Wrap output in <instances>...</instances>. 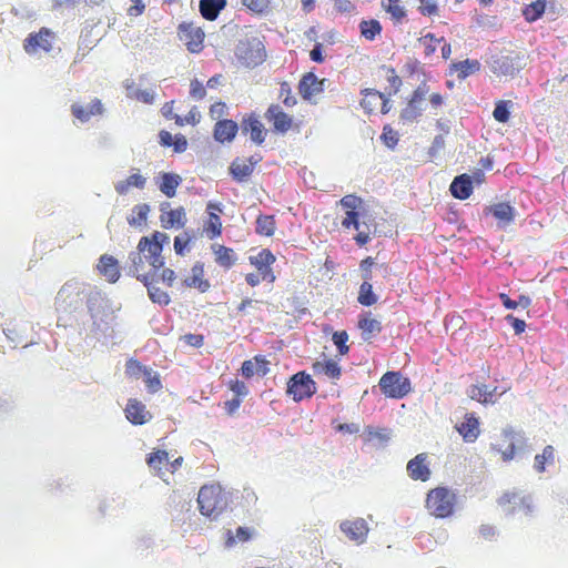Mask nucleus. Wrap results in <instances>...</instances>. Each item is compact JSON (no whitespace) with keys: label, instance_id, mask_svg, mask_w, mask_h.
Segmentation results:
<instances>
[{"label":"nucleus","instance_id":"nucleus-2","mask_svg":"<svg viewBox=\"0 0 568 568\" xmlns=\"http://www.w3.org/2000/svg\"><path fill=\"white\" fill-rule=\"evenodd\" d=\"M339 204L345 210L342 226L346 230H356L355 242L359 246L366 245L371 240V231L369 227L365 225V222H361L363 200L355 194H347L341 199Z\"/></svg>","mask_w":568,"mask_h":568},{"label":"nucleus","instance_id":"nucleus-37","mask_svg":"<svg viewBox=\"0 0 568 568\" xmlns=\"http://www.w3.org/2000/svg\"><path fill=\"white\" fill-rule=\"evenodd\" d=\"M145 184H146V178H144L139 172H136V173H132L131 175H129L125 180L119 181L114 187H115V191L120 195H125L130 191L131 187H136V189L142 190L145 187Z\"/></svg>","mask_w":568,"mask_h":568},{"label":"nucleus","instance_id":"nucleus-58","mask_svg":"<svg viewBox=\"0 0 568 568\" xmlns=\"http://www.w3.org/2000/svg\"><path fill=\"white\" fill-rule=\"evenodd\" d=\"M242 4L254 13H264L270 8V0H241Z\"/></svg>","mask_w":568,"mask_h":568},{"label":"nucleus","instance_id":"nucleus-56","mask_svg":"<svg viewBox=\"0 0 568 568\" xmlns=\"http://www.w3.org/2000/svg\"><path fill=\"white\" fill-rule=\"evenodd\" d=\"M341 355H346L349 351L347 345L348 334L346 331L335 332L332 337Z\"/></svg>","mask_w":568,"mask_h":568},{"label":"nucleus","instance_id":"nucleus-38","mask_svg":"<svg viewBox=\"0 0 568 568\" xmlns=\"http://www.w3.org/2000/svg\"><path fill=\"white\" fill-rule=\"evenodd\" d=\"M148 466L154 470L155 475L161 476L163 468L169 465V454L166 450L155 449L146 457Z\"/></svg>","mask_w":568,"mask_h":568},{"label":"nucleus","instance_id":"nucleus-6","mask_svg":"<svg viewBox=\"0 0 568 568\" xmlns=\"http://www.w3.org/2000/svg\"><path fill=\"white\" fill-rule=\"evenodd\" d=\"M82 295L83 290L80 283L72 281L64 283L55 296V310L61 313L74 312L82 302Z\"/></svg>","mask_w":568,"mask_h":568},{"label":"nucleus","instance_id":"nucleus-43","mask_svg":"<svg viewBox=\"0 0 568 568\" xmlns=\"http://www.w3.org/2000/svg\"><path fill=\"white\" fill-rule=\"evenodd\" d=\"M276 229V222L273 215H258L256 219L255 231L261 236H273Z\"/></svg>","mask_w":568,"mask_h":568},{"label":"nucleus","instance_id":"nucleus-8","mask_svg":"<svg viewBox=\"0 0 568 568\" xmlns=\"http://www.w3.org/2000/svg\"><path fill=\"white\" fill-rule=\"evenodd\" d=\"M521 436L513 428H505L494 438L490 449L499 454L504 462H510L515 458L516 448L521 444Z\"/></svg>","mask_w":568,"mask_h":568},{"label":"nucleus","instance_id":"nucleus-55","mask_svg":"<svg viewBox=\"0 0 568 568\" xmlns=\"http://www.w3.org/2000/svg\"><path fill=\"white\" fill-rule=\"evenodd\" d=\"M149 368L143 366L139 361L131 358L125 364V374L131 378H139L140 375H144V371Z\"/></svg>","mask_w":568,"mask_h":568},{"label":"nucleus","instance_id":"nucleus-32","mask_svg":"<svg viewBox=\"0 0 568 568\" xmlns=\"http://www.w3.org/2000/svg\"><path fill=\"white\" fill-rule=\"evenodd\" d=\"M270 362L263 356H255L253 359L244 361L241 373L245 378H251L255 374L266 375Z\"/></svg>","mask_w":568,"mask_h":568},{"label":"nucleus","instance_id":"nucleus-41","mask_svg":"<svg viewBox=\"0 0 568 568\" xmlns=\"http://www.w3.org/2000/svg\"><path fill=\"white\" fill-rule=\"evenodd\" d=\"M381 72L383 73L386 82L388 83V88H386V94L388 97L396 94L402 87V79L397 74L396 70L389 65H382Z\"/></svg>","mask_w":568,"mask_h":568},{"label":"nucleus","instance_id":"nucleus-5","mask_svg":"<svg viewBox=\"0 0 568 568\" xmlns=\"http://www.w3.org/2000/svg\"><path fill=\"white\" fill-rule=\"evenodd\" d=\"M235 57L241 65L251 69L265 61L266 50L260 38L245 37L237 42Z\"/></svg>","mask_w":568,"mask_h":568},{"label":"nucleus","instance_id":"nucleus-31","mask_svg":"<svg viewBox=\"0 0 568 568\" xmlns=\"http://www.w3.org/2000/svg\"><path fill=\"white\" fill-rule=\"evenodd\" d=\"M313 373L316 376H326L329 379H339L342 368L334 359L316 361L312 364Z\"/></svg>","mask_w":568,"mask_h":568},{"label":"nucleus","instance_id":"nucleus-21","mask_svg":"<svg viewBox=\"0 0 568 568\" xmlns=\"http://www.w3.org/2000/svg\"><path fill=\"white\" fill-rule=\"evenodd\" d=\"M341 530L351 539L356 541L357 544H362L365 541L368 527L366 521L363 518H357L354 520H345L341 524Z\"/></svg>","mask_w":568,"mask_h":568},{"label":"nucleus","instance_id":"nucleus-39","mask_svg":"<svg viewBox=\"0 0 568 568\" xmlns=\"http://www.w3.org/2000/svg\"><path fill=\"white\" fill-rule=\"evenodd\" d=\"M225 4L226 0H201L200 12L204 19L213 21L217 18Z\"/></svg>","mask_w":568,"mask_h":568},{"label":"nucleus","instance_id":"nucleus-64","mask_svg":"<svg viewBox=\"0 0 568 568\" xmlns=\"http://www.w3.org/2000/svg\"><path fill=\"white\" fill-rule=\"evenodd\" d=\"M418 1H419L418 10L423 16L432 17V16H436L438 13V7L435 1H432V0H418Z\"/></svg>","mask_w":568,"mask_h":568},{"label":"nucleus","instance_id":"nucleus-59","mask_svg":"<svg viewBox=\"0 0 568 568\" xmlns=\"http://www.w3.org/2000/svg\"><path fill=\"white\" fill-rule=\"evenodd\" d=\"M280 98L284 105L292 108L296 104V98L292 93V89L286 81H283L280 85Z\"/></svg>","mask_w":568,"mask_h":568},{"label":"nucleus","instance_id":"nucleus-18","mask_svg":"<svg viewBox=\"0 0 568 568\" xmlns=\"http://www.w3.org/2000/svg\"><path fill=\"white\" fill-rule=\"evenodd\" d=\"M126 419L133 425H144L152 419L146 406L136 398H130L124 408Z\"/></svg>","mask_w":568,"mask_h":568},{"label":"nucleus","instance_id":"nucleus-28","mask_svg":"<svg viewBox=\"0 0 568 568\" xmlns=\"http://www.w3.org/2000/svg\"><path fill=\"white\" fill-rule=\"evenodd\" d=\"M169 203H164L161 206L160 221L164 229L183 227L185 224V212L183 207L174 210H166Z\"/></svg>","mask_w":568,"mask_h":568},{"label":"nucleus","instance_id":"nucleus-14","mask_svg":"<svg viewBox=\"0 0 568 568\" xmlns=\"http://www.w3.org/2000/svg\"><path fill=\"white\" fill-rule=\"evenodd\" d=\"M265 118L272 123L273 130L276 133L285 134L294 128L298 129L293 118L284 112L278 104H271L265 112Z\"/></svg>","mask_w":568,"mask_h":568},{"label":"nucleus","instance_id":"nucleus-61","mask_svg":"<svg viewBox=\"0 0 568 568\" xmlns=\"http://www.w3.org/2000/svg\"><path fill=\"white\" fill-rule=\"evenodd\" d=\"M381 139L385 145H387L388 148H394L398 142V134L395 130L390 128V125H385L383 128Z\"/></svg>","mask_w":568,"mask_h":568},{"label":"nucleus","instance_id":"nucleus-20","mask_svg":"<svg viewBox=\"0 0 568 568\" xmlns=\"http://www.w3.org/2000/svg\"><path fill=\"white\" fill-rule=\"evenodd\" d=\"M324 79L320 80L315 73H305L298 82V92L304 100H311L324 90Z\"/></svg>","mask_w":568,"mask_h":568},{"label":"nucleus","instance_id":"nucleus-24","mask_svg":"<svg viewBox=\"0 0 568 568\" xmlns=\"http://www.w3.org/2000/svg\"><path fill=\"white\" fill-rule=\"evenodd\" d=\"M357 327L362 332V338L366 342L378 335L383 329L382 323L373 317L371 312H363L359 315Z\"/></svg>","mask_w":568,"mask_h":568},{"label":"nucleus","instance_id":"nucleus-13","mask_svg":"<svg viewBox=\"0 0 568 568\" xmlns=\"http://www.w3.org/2000/svg\"><path fill=\"white\" fill-rule=\"evenodd\" d=\"M204 37L202 29L193 23L183 22L179 26V38L192 53H199L203 49Z\"/></svg>","mask_w":568,"mask_h":568},{"label":"nucleus","instance_id":"nucleus-4","mask_svg":"<svg viewBox=\"0 0 568 568\" xmlns=\"http://www.w3.org/2000/svg\"><path fill=\"white\" fill-rule=\"evenodd\" d=\"M200 513L216 519L227 508V497L220 485L211 484L201 487L197 494Z\"/></svg>","mask_w":568,"mask_h":568},{"label":"nucleus","instance_id":"nucleus-54","mask_svg":"<svg viewBox=\"0 0 568 568\" xmlns=\"http://www.w3.org/2000/svg\"><path fill=\"white\" fill-rule=\"evenodd\" d=\"M469 397L473 400H477L481 404H489L491 397H488V389L486 385H471L468 392Z\"/></svg>","mask_w":568,"mask_h":568},{"label":"nucleus","instance_id":"nucleus-44","mask_svg":"<svg viewBox=\"0 0 568 568\" xmlns=\"http://www.w3.org/2000/svg\"><path fill=\"white\" fill-rule=\"evenodd\" d=\"M362 37L366 40L373 41L382 32V24L376 19L363 20L359 23Z\"/></svg>","mask_w":568,"mask_h":568},{"label":"nucleus","instance_id":"nucleus-17","mask_svg":"<svg viewBox=\"0 0 568 568\" xmlns=\"http://www.w3.org/2000/svg\"><path fill=\"white\" fill-rule=\"evenodd\" d=\"M521 68L519 54L500 55L491 63L493 72L497 75L513 77Z\"/></svg>","mask_w":568,"mask_h":568},{"label":"nucleus","instance_id":"nucleus-36","mask_svg":"<svg viewBox=\"0 0 568 568\" xmlns=\"http://www.w3.org/2000/svg\"><path fill=\"white\" fill-rule=\"evenodd\" d=\"M382 8L390 16L395 24H400L407 17L402 0H382Z\"/></svg>","mask_w":568,"mask_h":568},{"label":"nucleus","instance_id":"nucleus-29","mask_svg":"<svg viewBox=\"0 0 568 568\" xmlns=\"http://www.w3.org/2000/svg\"><path fill=\"white\" fill-rule=\"evenodd\" d=\"M183 285L190 288H196L201 293L210 290L209 280L204 278V266L202 263H195L191 268V275L183 280Z\"/></svg>","mask_w":568,"mask_h":568},{"label":"nucleus","instance_id":"nucleus-11","mask_svg":"<svg viewBox=\"0 0 568 568\" xmlns=\"http://www.w3.org/2000/svg\"><path fill=\"white\" fill-rule=\"evenodd\" d=\"M361 106L368 114L379 112L386 114L390 110V101L386 93L375 89H365L362 91Z\"/></svg>","mask_w":568,"mask_h":568},{"label":"nucleus","instance_id":"nucleus-51","mask_svg":"<svg viewBox=\"0 0 568 568\" xmlns=\"http://www.w3.org/2000/svg\"><path fill=\"white\" fill-rule=\"evenodd\" d=\"M148 288L149 297L153 303H158L160 305H168L170 303L169 294L162 288L154 285V282H149L144 284Z\"/></svg>","mask_w":568,"mask_h":568},{"label":"nucleus","instance_id":"nucleus-16","mask_svg":"<svg viewBox=\"0 0 568 568\" xmlns=\"http://www.w3.org/2000/svg\"><path fill=\"white\" fill-rule=\"evenodd\" d=\"M207 220L204 224V232L209 239L214 240L222 234V221L220 213L223 212L220 203L209 202L206 204Z\"/></svg>","mask_w":568,"mask_h":568},{"label":"nucleus","instance_id":"nucleus-53","mask_svg":"<svg viewBox=\"0 0 568 568\" xmlns=\"http://www.w3.org/2000/svg\"><path fill=\"white\" fill-rule=\"evenodd\" d=\"M144 383L149 390V393L154 394L158 393L162 388V382L159 373L153 372L152 369L144 371Z\"/></svg>","mask_w":568,"mask_h":568},{"label":"nucleus","instance_id":"nucleus-30","mask_svg":"<svg viewBox=\"0 0 568 568\" xmlns=\"http://www.w3.org/2000/svg\"><path fill=\"white\" fill-rule=\"evenodd\" d=\"M104 111L100 99H94L88 106L74 103L71 105L72 115L80 122H88L92 116L101 115Z\"/></svg>","mask_w":568,"mask_h":568},{"label":"nucleus","instance_id":"nucleus-45","mask_svg":"<svg viewBox=\"0 0 568 568\" xmlns=\"http://www.w3.org/2000/svg\"><path fill=\"white\" fill-rule=\"evenodd\" d=\"M546 10V1L545 0H536L531 3L527 4L523 10V16L526 21L534 22L538 20Z\"/></svg>","mask_w":568,"mask_h":568},{"label":"nucleus","instance_id":"nucleus-3","mask_svg":"<svg viewBox=\"0 0 568 568\" xmlns=\"http://www.w3.org/2000/svg\"><path fill=\"white\" fill-rule=\"evenodd\" d=\"M456 504V494L444 486L430 489L425 499V508L429 515L440 519L452 517L455 513Z\"/></svg>","mask_w":568,"mask_h":568},{"label":"nucleus","instance_id":"nucleus-9","mask_svg":"<svg viewBox=\"0 0 568 568\" xmlns=\"http://www.w3.org/2000/svg\"><path fill=\"white\" fill-rule=\"evenodd\" d=\"M316 393V384L305 372L294 374L287 382L286 394L294 402L311 398Z\"/></svg>","mask_w":568,"mask_h":568},{"label":"nucleus","instance_id":"nucleus-52","mask_svg":"<svg viewBox=\"0 0 568 568\" xmlns=\"http://www.w3.org/2000/svg\"><path fill=\"white\" fill-rule=\"evenodd\" d=\"M444 41V38H436L433 33H427L418 39V42L424 48L426 57H430L437 50V45Z\"/></svg>","mask_w":568,"mask_h":568},{"label":"nucleus","instance_id":"nucleus-47","mask_svg":"<svg viewBox=\"0 0 568 568\" xmlns=\"http://www.w3.org/2000/svg\"><path fill=\"white\" fill-rule=\"evenodd\" d=\"M251 265H253L256 270H260L264 266H272L276 257L268 248L261 250L256 255L248 257Z\"/></svg>","mask_w":568,"mask_h":568},{"label":"nucleus","instance_id":"nucleus-27","mask_svg":"<svg viewBox=\"0 0 568 568\" xmlns=\"http://www.w3.org/2000/svg\"><path fill=\"white\" fill-rule=\"evenodd\" d=\"M239 132V125L235 121L224 119L216 121L213 129V136L220 143L232 142Z\"/></svg>","mask_w":568,"mask_h":568},{"label":"nucleus","instance_id":"nucleus-62","mask_svg":"<svg viewBox=\"0 0 568 568\" xmlns=\"http://www.w3.org/2000/svg\"><path fill=\"white\" fill-rule=\"evenodd\" d=\"M4 333H6L7 337L14 343L16 346H22V347H27L28 346V344H29L28 339L22 338L18 334V326L17 325L8 326L4 329Z\"/></svg>","mask_w":568,"mask_h":568},{"label":"nucleus","instance_id":"nucleus-49","mask_svg":"<svg viewBox=\"0 0 568 568\" xmlns=\"http://www.w3.org/2000/svg\"><path fill=\"white\" fill-rule=\"evenodd\" d=\"M150 207L148 204H138L132 209L131 216L128 217V223L131 226H142L148 219Z\"/></svg>","mask_w":568,"mask_h":568},{"label":"nucleus","instance_id":"nucleus-50","mask_svg":"<svg viewBox=\"0 0 568 568\" xmlns=\"http://www.w3.org/2000/svg\"><path fill=\"white\" fill-rule=\"evenodd\" d=\"M513 102L510 100H498L495 103V109L493 112V116L497 122L506 123L510 118L509 109L511 108Z\"/></svg>","mask_w":568,"mask_h":568},{"label":"nucleus","instance_id":"nucleus-35","mask_svg":"<svg viewBox=\"0 0 568 568\" xmlns=\"http://www.w3.org/2000/svg\"><path fill=\"white\" fill-rule=\"evenodd\" d=\"M480 70L478 60L466 59L464 61L454 62L449 67L450 74L456 73L459 80H464L470 74Z\"/></svg>","mask_w":568,"mask_h":568},{"label":"nucleus","instance_id":"nucleus-57","mask_svg":"<svg viewBox=\"0 0 568 568\" xmlns=\"http://www.w3.org/2000/svg\"><path fill=\"white\" fill-rule=\"evenodd\" d=\"M422 105L408 101L407 105L400 112V118L405 121H414L422 114Z\"/></svg>","mask_w":568,"mask_h":568},{"label":"nucleus","instance_id":"nucleus-60","mask_svg":"<svg viewBox=\"0 0 568 568\" xmlns=\"http://www.w3.org/2000/svg\"><path fill=\"white\" fill-rule=\"evenodd\" d=\"M209 114L212 120H223L229 114V108L224 102L217 101L210 106Z\"/></svg>","mask_w":568,"mask_h":568},{"label":"nucleus","instance_id":"nucleus-42","mask_svg":"<svg viewBox=\"0 0 568 568\" xmlns=\"http://www.w3.org/2000/svg\"><path fill=\"white\" fill-rule=\"evenodd\" d=\"M126 97L145 104H152L154 102V92L149 89H138L134 82L125 84Z\"/></svg>","mask_w":568,"mask_h":568},{"label":"nucleus","instance_id":"nucleus-19","mask_svg":"<svg viewBox=\"0 0 568 568\" xmlns=\"http://www.w3.org/2000/svg\"><path fill=\"white\" fill-rule=\"evenodd\" d=\"M261 158L250 156L247 159L236 158L230 165V173L236 182H245L252 175L255 165Z\"/></svg>","mask_w":568,"mask_h":568},{"label":"nucleus","instance_id":"nucleus-23","mask_svg":"<svg viewBox=\"0 0 568 568\" xmlns=\"http://www.w3.org/2000/svg\"><path fill=\"white\" fill-rule=\"evenodd\" d=\"M456 429L466 443H474L480 434L479 419L474 413H467Z\"/></svg>","mask_w":568,"mask_h":568},{"label":"nucleus","instance_id":"nucleus-40","mask_svg":"<svg viewBox=\"0 0 568 568\" xmlns=\"http://www.w3.org/2000/svg\"><path fill=\"white\" fill-rule=\"evenodd\" d=\"M213 252L215 255V262L224 268H231L236 262V255L231 247L215 245L213 246Z\"/></svg>","mask_w":568,"mask_h":568},{"label":"nucleus","instance_id":"nucleus-12","mask_svg":"<svg viewBox=\"0 0 568 568\" xmlns=\"http://www.w3.org/2000/svg\"><path fill=\"white\" fill-rule=\"evenodd\" d=\"M55 33L50 29L42 27L38 32L30 33L23 42V49L27 53H36L39 50L50 52L55 41Z\"/></svg>","mask_w":568,"mask_h":568},{"label":"nucleus","instance_id":"nucleus-10","mask_svg":"<svg viewBox=\"0 0 568 568\" xmlns=\"http://www.w3.org/2000/svg\"><path fill=\"white\" fill-rule=\"evenodd\" d=\"M498 505L507 514L524 513L529 515L532 511L530 498L516 490L505 491L498 498Z\"/></svg>","mask_w":568,"mask_h":568},{"label":"nucleus","instance_id":"nucleus-33","mask_svg":"<svg viewBox=\"0 0 568 568\" xmlns=\"http://www.w3.org/2000/svg\"><path fill=\"white\" fill-rule=\"evenodd\" d=\"M452 195L458 200H466L473 193L471 178L467 174L456 176L450 184Z\"/></svg>","mask_w":568,"mask_h":568},{"label":"nucleus","instance_id":"nucleus-63","mask_svg":"<svg viewBox=\"0 0 568 568\" xmlns=\"http://www.w3.org/2000/svg\"><path fill=\"white\" fill-rule=\"evenodd\" d=\"M190 95L194 99V100H202L205 98L206 95V89L205 87L203 85V83L201 81H199L197 79H193L191 80V83H190Z\"/></svg>","mask_w":568,"mask_h":568},{"label":"nucleus","instance_id":"nucleus-22","mask_svg":"<svg viewBox=\"0 0 568 568\" xmlns=\"http://www.w3.org/2000/svg\"><path fill=\"white\" fill-rule=\"evenodd\" d=\"M99 273L105 277L109 283H115L119 281L121 272L119 261L109 254H103L99 258L97 265Z\"/></svg>","mask_w":568,"mask_h":568},{"label":"nucleus","instance_id":"nucleus-34","mask_svg":"<svg viewBox=\"0 0 568 568\" xmlns=\"http://www.w3.org/2000/svg\"><path fill=\"white\" fill-rule=\"evenodd\" d=\"M182 179L175 173L163 172L159 176L158 186L160 191L168 197H173L176 194V189L181 184Z\"/></svg>","mask_w":568,"mask_h":568},{"label":"nucleus","instance_id":"nucleus-25","mask_svg":"<svg viewBox=\"0 0 568 568\" xmlns=\"http://www.w3.org/2000/svg\"><path fill=\"white\" fill-rule=\"evenodd\" d=\"M242 131L250 134L251 140L258 145L265 141L267 133L263 123L254 114H250L242 121Z\"/></svg>","mask_w":568,"mask_h":568},{"label":"nucleus","instance_id":"nucleus-1","mask_svg":"<svg viewBox=\"0 0 568 568\" xmlns=\"http://www.w3.org/2000/svg\"><path fill=\"white\" fill-rule=\"evenodd\" d=\"M168 240L165 233L155 231L150 236L141 237L136 251L130 253V271L143 284L158 280V272L164 265L163 244Z\"/></svg>","mask_w":568,"mask_h":568},{"label":"nucleus","instance_id":"nucleus-46","mask_svg":"<svg viewBox=\"0 0 568 568\" xmlns=\"http://www.w3.org/2000/svg\"><path fill=\"white\" fill-rule=\"evenodd\" d=\"M555 462V448L551 445L546 446L541 454L535 456L534 467L538 473H544L546 465Z\"/></svg>","mask_w":568,"mask_h":568},{"label":"nucleus","instance_id":"nucleus-26","mask_svg":"<svg viewBox=\"0 0 568 568\" xmlns=\"http://www.w3.org/2000/svg\"><path fill=\"white\" fill-rule=\"evenodd\" d=\"M485 213L494 216L499 226H507L514 222L515 219V209L506 203L499 202L491 204L485 209Z\"/></svg>","mask_w":568,"mask_h":568},{"label":"nucleus","instance_id":"nucleus-7","mask_svg":"<svg viewBox=\"0 0 568 568\" xmlns=\"http://www.w3.org/2000/svg\"><path fill=\"white\" fill-rule=\"evenodd\" d=\"M379 388L388 398L400 399L412 390L410 381L399 372H386L379 379Z\"/></svg>","mask_w":568,"mask_h":568},{"label":"nucleus","instance_id":"nucleus-15","mask_svg":"<svg viewBox=\"0 0 568 568\" xmlns=\"http://www.w3.org/2000/svg\"><path fill=\"white\" fill-rule=\"evenodd\" d=\"M408 477L415 481H428L432 476L430 463L426 453L417 454L406 465Z\"/></svg>","mask_w":568,"mask_h":568},{"label":"nucleus","instance_id":"nucleus-48","mask_svg":"<svg viewBox=\"0 0 568 568\" xmlns=\"http://www.w3.org/2000/svg\"><path fill=\"white\" fill-rule=\"evenodd\" d=\"M357 301L363 306H372L377 302V296L373 292L371 282L364 281L361 284Z\"/></svg>","mask_w":568,"mask_h":568}]
</instances>
